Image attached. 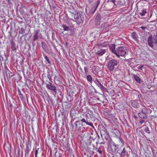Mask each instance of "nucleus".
Listing matches in <instances>:
<instances>
[{
    "label": "nucleus",
    "instance_id": "obj_1",
    "mask_svg": "<svg viewBox=\"0 0 157 157\" xmlns=\"http://www.w3.org/2000/svg\"><path fill=\"white\" fill-rule=\"evenodd\" d=\"M109 46L110 50L118 57L120 56H124L127 53L126 48L123 47H118L116 48L115 44H112Z\"/></svg>",
    "mask_w": 157,
    "mask_h": 157
},
{
    "label": "nucleus",
    "instance_id": "obj_2",
    "mask_svg": "<svg viewBox=\"0 0 157 157\" xmlns=\"http://www.w3.org/2000/svg\"><path fill=\"white\" fill-rule=\"evenodd\" d=\"M120 149L118 145L112 142L108 146L107 150L110 153L117 156L118 154H120Z\"/></svg>",
    "mask_w": 157,
    "mask_h": 157
},
{
    "label": "nucleus",
    "instance_id": "obj_3",
    "mask_svg": "<svg viewBox=\"0 0 157 157\" xmlns=\"http://www.w3.org/2000/svg\"><path fill=\"white\" fill-rule=\"evenodd\" d=\"M75 21L77 24L82 23L84 20L83 14L82 11H78L76 14L75 18Z\"/></svg>",
    "mask_w": 157,
    "mask_h": 157
},
{
    "label": "nucleus",
    "instance_id": "obj_4",
    "mask_svg": "<svg viewBox=\"0 0 157 157\" xmlns=\"http://www.w3.org/2000/svg\"><path fill=\"white\" fill-rule=\"evenodd\" d=\"M147 42L149 45L153 48L154 44H157V35L154 36L152 37L151 35L148 37Z\"/></svg>",
    "mask_w": 157,
    "mask_h": 157
},
{
    "label": "nucleus",
    "instance_id": "obj_5",
    "mask_svg": "<svg viewBox=\"0 0 157 157\" xmlns=\"http://www.w3.org/2000/svg\"><path fill=\"white\" fill-rule=\"evenodd\" d=\"M148 113V109L144 107V108L142 109L141 111L138 113V115L141 119H146L147 117Z\"/></svg>",
    "mask_w": 157,
    "mask_h": 157
},
{
    "label": "nucleus",
    "instance_id": "obj_6",
    "mask_svg": "<svg viewBox=\"0 0 157 157\" xmlns=\"http://www.w3.org/2000/svg\"><path fill=\"white\" fill-rule=\"evenodd\" d=\"M118 61L115 59H112L109 61L108 67L109 70L113 71L114 69L115 66L117 65Z\"/></svg>",
    "mask_w": 157,
    "mask_h": 157
},
{
    "label": "nucleus",
    "instance_id": "obj_7",
    "mask_svg": "<svg viewBox=\"0 0 157 157\" xmlns=\"http://www.w3.org/2000/svg\"><path fill=\"white\" fill-rule=\"evenodd\" d=\"M85 117L80 120V121L82 122H84L86 124V125L89 126H93V124L92 122H91V118L89 117L87 114H86L85 115Z\"/></svg>",
    "mask_w": 157,
    "mask_h": 157
},
{
    "label": "nucleus",
    "instance_id": "obj_8",
    "mask_svg": "<svg viewBox=\"0 0 157 157\" xmlns=\"http://www.w3.org/2000/svg\"><path fill=\"white\" fill-rule=\"evenodd\" d=\"M49 84L45 83L46 87L49 90H51L53 91L55 93H56V89L55 86L53 85L50 82H49Z\"/></svg>",
    "mask_w": 157,
    "mask_h": 157
},
{
    "label": "nucleus",
    "instance_id": "obj_9",
    "mask_svg": "<svg viewBox=\"0 0 157 157\" xmlns=\"http://www.w3.org/2000/svg\"><path fill=\"white\" fill-rule=\"evenodd\" d=\"M6 75L3 73V75L5 77H6L7 78L8 77L10 78L12 77L13 75L12 73L8 69H6L5 70Z\"/></svg>",
    "mask_w": 157,
    "mask_h": 157
},
{
    "label": "nucleus",
    "instance_id": "obj_10",
    "mask_svg": "<svg viewBox=\"0 0 157 157\" xmlns=\"http://www.w3.org/2000/svg\"><path fill=\"white\" fill-rule=\"evenodd\" d=\"M94 82L101 90H103L105 89L97 79L96 78L94 81Z\"/></svg>",
    "mask_w": 157,
    "mask_h": 157
},
{
    "label": "nucleus",
    "instance_id": "obj_11",
    "mask_svg": "<svg viewBox=\"0 0 157 157\" xmlns=\"http://www.w3.org/2000/svg\"><path fill=\"white\" fill-rule=\"evenodd\" d=\"M101 20V16L100 14L98 13L95 17V24L97 26H98L100 24V21Z\"/></svg>",
    "mask_w": 157,
    "mask_h": 157
},
{
    "label": "nucleus",
    "instance_id": "obj_12",
    "mask_svg": "<svg viewBox=\"0 0 157 157\" xmlns=\"http://www.w3.org/2000/svg\"><path fill=\"white\" fill-rule=\"evenodd\" d=\"M10 46L12 51L16 52L17 50V47L15 42L12 40L10 41Z\"/></svg>",
    "mask_w": 157,
    "mask_h": 157
},
{
    "label": "nucleus",
    "instance_id": "obj_13",
    "mask_svg": "<svg viewBox=\"0 0 157 157\" xmlns=\"http://www.w3.org/2000/svg\"><path fill=\"white\" fill-rule=\"evenodd\" d=\"M95 148L97 149V148L95 147L94 145L91 144V142H90V143L88 145V146L87 147V149L90 151L92 152L93 154L94 152L93 151L94 150Z\"/></svg>",
    "mask_w": 157,
    "mask_h": 157
},
{
    "label": "nucleus",
    "instance_id": "obj_14",
    "mask_svg": "<svg viewBox=\"0 0 157 157\" xmlns=\"http://www.w3.org/2000/svg\"><path fill=\"white\" fill-rule=\"evenodd\" d=\"M105 52V49H100L97 51L96 54L98 56H102Z\"/></svg>",
    "mask_w": 157,
    "mask_h": 157
},
{
    "label": "nucleus",
    "instance_id": "obj_15",
    "mask_svg": "<svg viewBox=\"0 0 157 157\" xmlns=\"http://www.w3.org/2000/svg\"><path fill=\"white\" fill-rule=\"evenodd\" d=\"M40 32V30L38 29L35 31V34L33 37V40L34 41L36 40L38 37V34Z\"/></svg>",
    "mask_w": 157,
    "mask_h": 157
},
{
    "label": "nucleus",
    "instance_id": "obj_16",
    "mask_svg": "<svg viewBox=\"0 0 157 157\" xmlns=\"http://www.w3.org/2000/svg\"><path fill=\"white\" fill-rule=\"evenodd\" d=\"M128 154V152L126 150L125 147L123 148V150L121 152L120 155L121 157H124L125 155H127Z\"/></svg>",
    "mask_w": 157,
    "mask_h": 157
},
{
    "label": "nucleus",
    "instance_id": "obj_17",
    "mask_svg": "<svg viewBox=\"0 0 157 157\" xmlns=\"http://www.w3.org/2000/svg\"><path fill=\"white\" fill-rule=\"evenodd\" d=\"M132 106L135 108H138L139 106V104L137 101L136 100H135L132 102Z\"/></svg>",
    "mask_w": 157,
    "mask_h": 157
},
{
    "label": "nucleus",
    "instance_id": "obj_18",
    "mask_svg": "<svg viewBox=\"0 0 157 157\" xmlns=\"http://www.w3.org/2000/svg\"><path fill=\"white\" fill-rule=\"evenodd\" d=\"M131 36L132 38H133L135 41H137L138 40V36L136 32H134L132 33Z\"/></svg>",
    "mask_w": 157,
    "mask_h": 157
},
{
    "label": "nucleus",
    "instance_id": "obj_19",
    "mask_svg": "<svg viewBox=\"0 0 157 157\" xmlns=\"http://www.w3.org/2000/svg\"><path fill=\"white\" fill-rule=\"evenodd\" d=\"M41 45L42 46V47L43 48V49L44 50V51L47 52V51H48V47L47 44H46L45 43H44V42L42 41L41 42Z\"/></svg>",
    "mask_w": 157,
    "mask_h": 157
},
{
    "label": "nucleus",
    "instance_id": "obj_20",
    "mask_svg": "<svg viewBox=\"0 0 157 157\" xmlns=\"http://www.w3.org/2000/svg\"><path fill=\"white\" fill-rule=\"evenodd\" d=\"M98 45L99 47H105L108 45V44L106 42H104L103 43H100L98 44Z\"/></svg>",
    "mask_w": 157,
    "mask_h": 157
},
{
    "label": "nucleus",
    "instance_id": "obj_21",
    "mask_svg": "<svg viewBox=\"0 0 157 157\" xmlns=\"http://www.w3.org/2000/svg\"><path fill=\"white\" fill-rule=\"evenodd\" d=\"M133 77L135 80L139 83H140L141 82V79L137 75H133Z\"/></svg>",
    "mask_w": 157,
    "mask_h": 157
},
{
    "label": "nucleus",
    "instance_id": "obj_22",
    "mask_svg": "<svg viewBox=\"0 0 157 157\" xmlns=\"http://www.w3.org/2000/svg\"><path fill=\"white\" fill-rule=\"evenodd\" d=\"M62 27H63L64 30L65 31H68L71 30V28L69 26H67L63 24Z\"/></svg>",
    "mask_w": 157,
    "mask_h": 157
},
{
    "label": "nucleus",
    "instance_id": "obj_23",
    "mask_svg": "<svg viewBox=\"0 0 157 157\" xmlns=\"http://www.w3.org/2000/svg\"><path fill=\"white\" fill-rule=\"evenodd\" d=\"M146 13V10L145 9L141 10L139 12V14L142 16H144Z\"/></svg>",
    "mask_w": 157,
    "mask_h": 157
},
{
    "label": "nucleus",
    "instance_id": "obj_24",
    "mask_svg": "<svg viewBox=\"0 0 157 157\" xmlns=\"http://www.w3.org/2000/svg\"><path fill=\"white\" fill-rule=\"evenodd\" d=\"M53 74V73L52 72V74L51 75L50 73L49 72H48L47 73V77L49 79L50 81L51 82H52V76H53L52 75Z\"/></svg>",
    "mask_w": 157,
    "mask_h": 157
},
{
    "label": "nucleus",
    "instance_id": "obj_25",
    "mask_svg": "<svg viewBox=\"0 0 157 157\" xmlns=\"http://www.w3.org/2000/svg\"><path fill=\"white\" fill-rule=\"evenodd\" d=\"M78 124H79V125H80V123H79V121H77L75 123V128L76 129L78 128V129H79L80 127H78Z\"/></svg>",
    "mask_w": 157,
    "mask_h": 157
},
{
    "label": "nucleus",
    "instance_id": "obj_26",
    "mask_svg": "<svg viewBox=\"0 0 157 157\" xmlns=\"http://www.w3.org/2000/svg\"><path fill=\"white\" fill-rule=\"evenodd\" d=\"M86 78L88 81L91 83L92 78L90 75H87L86 76Z\"/></svg>",
    "mask_w": 157,
    "mask_h": 157
},
{
    "label": "nucleus",
    "instance_id": "obj_27",
    "mask_svg": "<svg viewBox=\"0 0 157 157\" xmlns=\"http://www.w3.org/2000/svg\"><path fill=\"white\" fill-rule=\"evenodd\" d=\"M70 17H72V18H71V19H72L73 18H74L75 19L76 16V14H75L74 13L70 12V14H69Z\"/></svg>",
    "mask_w": 157,
    "mask_h": 157
},
{
    "label": "nucleus",
    "instance_id": "obj_28",
    "mask_svg": "<svg viewBox=\"0 0 157 157\" xmlns=\"http://www.w3.org/2000/svg\"><path fill=\"white\" fill-rule=\"evenodd\" d=\"M144 131L147 134H149L150 133V131L149 130V128L147 127H146L145 128Z\"/></svg>",
    "mask_w": 157,
    "mask_h": 157
},
{
    "label": "nucleus",
    "instance_id": "obj_29",
    "mask_svg": "<svg viewBox=\"0 0 157 157\" xmlns=\"http://www.w3.org/2000/svg\"><path fill=\"white\" fill-rule=\"evenodd\" d=\"M44 58L46 60L47 62L49 64H51V62H50L49 59H48V57L47 56H45V55H44Z\"/></svg>",
    "mask_w": 157,
    "mask_h": 157
},
{
    "label": "nucleus",
    "instance_id": "obj_30",
    "mask_svg": "<svg viewBox=\"0 0 157 157\" xmlns=\"http://www.w3.org/2000/svg\"><path fill=\"white\" fill-rule=\"evenodd\" d=\"M100 3V2L98 0L97 1V2H96V6H95V9L94 10V11H93L94 12L95 11L97 8L98 7V6L99 4Z\"/></svg>",
    "mask_w": 157,
    "mask_h": 157
},
{
    "label": "nucleus",
    "instance_id": "obj_31",
    "mask_svg": "<svg viewBox=\"0 0 157 157\" xmlns=\"http://www.w3.org/2000/svg\"><path fill=\"white\" fill-rule=\"evenodd\" d=\"M97 138L98 139V141L96 142V144H102V143L101 142L100 140V137L99 136H98Z\"/></svg>",
    "mask_w": 157,
    "mask_h": 157
},
{
    "label": "nucleus",
    "instance_id": "obj_32",
    "mask_svg": "<svg viewBox=\"0 0 157 157\" xmlns=\"http://www.w3.org/2000/svg\"><path fill=\"white\" fill-rule=\"evenodd\" d=\"M13 31V29L12 27H10V31L9 32V33L11 36H12V31Z\"/></svg>",
    "mask_w": 157,
    "mask_h": 157
},
{
    "label": "nucleus",
    "instance_id": "obj_33",
    "mask_svg": "<svg viewBox=\"0 0 157 157\" xmlns=\"http://www.w3.org/2000/svg\"><path fill=\"white\" fill-rule=\"evenodd\" d=\"M39 148H37L35 151V157H37V155L38 153H39V152H38V151H39Z\"/></svg>",
    "mask_w": 157,
    "mask_h": 157
},
{
    "label": "nucleus",
    "instance_id": "obj_34",
    "mask_svg": "<svg viewBox=\"0 0 157 157\" xmlns=\"http://www.w3.org/2000/svg\"><path fill=\"white\" fill-rule=\"evenodd\" d=\"M8 3L9 4H11L12 3L13 1V0H7Z\"/></svg>",
    "mask_w": 157,
    "mask_h": 157
},
{
    "label": "nucleus",
    "instance_id": "obj_35",
    "mask_svg": "<svg viewBox=\"0 0 157 157\" xmlns=\"http://www.w3.org/2000/svg\"><path fill=\"white\" fill-rule=\"evenodd\" d=\"M21 33L23 34L25 33V30L24 29V28H22L21 29Z\"/></svg>",
    "mask_w": 157,
    "mask_h": 157
},
{
    "label": "nucleus",
    "instance_id": "obj_36",
    "mask_svg": "<svg viewBox=\"0 0 157 157\" xmlns=\"http://www.w3.org/2000/svg\"><path fill=\"white\" fill-rule=\"evenodd\" d=\"M20 98L22 100L24 99V97L23 94L21 93L19 95Z\"/></svg>",
    "mask_w": 157,
    "mask_h": 157
},
{
    "label": "nucleus",
    "instance_id": "obj_37",
    "mask_svg": "<svg viewBox=\"0 0 157 157\" xmlns=\"http://www.w3.org/2000/svg\"><path fill=\"white\" fill-rule=\"evenodd\" d=\"M84 70L85 71V72L86 73L88 71V69L87 67H84Z\"/></svg>",
    "mask_w": 157,
    "mask_h": 157
},
{
    "label": "nucleus",
    "instance_id": "obj_38",
    "mask_svg": "<svg viewBox=\"0 0 157 157\" xmlns=\"http://www.w3.org/2000/svg\"><path fill=\"white\" fill-rule=\"evenodd\" d=\"M88 113L90 115H91L92 113H93L90 110H88Z\"/></svg>",
    "mask_w": 157,
    "mask_h": 157
},
{
    "label": "nucleus",
    "instance_id": "obj_39",
    "mask_svg": "<svg viewBox=\"0 0 157 157\" xmlns=\"http://www.w3.org/2000/svg\"><path fill=\"white\" fill-rule=\"evenodd\" d=\"M20 155V149L19 148L18 151V157H19Z\"/></svg>",
    "mask_w": 157,
    "mask_h": 157
},
{
    "label": "nucleus",
    "instance_id": "obj_40",
    "mask_svg": "<svg viewBox=\"0 0 157 157\" xmlns=\"http://www.w3.org/2000/svg\"><path fill=\"white\" fill-rule=\"evenodd\" d=\"M145 122V121L144 120H141V121H140V123L141 124H142L144 122Z\"/></svg>",
    "mask_w": 157,
    "mask_h": 157
},
{
    "label": "nucleus",
    "instance_id": "obj_41",
    "mask_svg": "<svg viewBox=\"0 0 157 157\" xmlns=\"http://www.w3.org/2000/svg\"><path fill=\"white\" fill-rule=\"evenodd\" d=\"M111 2H112L114 5H115V2H116L115 0H110Z\"/></svg>",
    "mask_w": 157,
    "mask_h": 157
},
{
    "label": "nucleus",
    "instance_id": "obj_42",
    "mask_svg": "<svg viewBox=\"0 0 157 157\" xmlns=\"http://www.w3.org/2000/svg\"><path fill=\"white\" fill-rule=\"evenodd\" d=\"M141 28L143 30H144L146 28V27H145L142 26L141 27Z\"/></svg>",
    "mask_w": 157,
    "mask_h": 157
},
{
    "label": "nucleus",
    "instance_id": "obj_43",
    "mask_svg": "<svg viewBox=\"0 0 157 157\" xmlns=\"http://www.w3.org/2000/svg\"><path fill=\"white\" fill-rule=\"evenodd\" d=\"M97 151L100 154H101L102 153V151L101 150H97Z\"/></svg>",
    "mask_w": 157,
    "mask_h": 157
},
{
    "label": "nucleus",
    "instance_id": "obj_44",
    "mask_svg": "<svg viewBox=\"0 0 157 157\" xmlns=\"http://www.w3.org/2000/svg\"><path fill=\"white\" fill-rule=\"evenodd\" d=\"M18 94L19 95L20 94H21V92L20 91V90L19 89L18 90Z\"/></svg>",
    "mask_w": 157,
    "mask_h": 157
},
{
    "label": "nucleus",
    "instance_id": "obj_45",
    "mask_svg": "<svg viewBox=\"0 0 157 157\" xmlns=\"http://www.w3.org/2000/svg\"><path fill=\"white\" fill-rule=\"evenodd\" d=\"M143 65H142L139 68V69H140V70H142V68L143 67Z\"/></svg>",
    "mask_w": 157,
    "mask_h": 157
},
{
    "label": "nucleus",
    "instance_id": "obj_46",
    "mask_svg": "<svg viewBox=\"0 0 157 157\" xmlns=\"http://www.w3.org/2000/svg\"><path fill=\"white\" fill-rule=\"evenodd\" d=\"M89 0V2L90 3H91V2H92L93 1V0Z\"/></svg>",
    "mask_w": 157,
    "mask_h": 157
},
{
    "label": "nucleus",
    "instance_id": "obj_47",
    "mask_svg": "<svg viewBox=\"0 0 157 157\" xmlns=\"http://www.w3.org/2000/svg\"><path fill=\"white\" fill-rule=\"evenodd\" d=\"M12 104H10V107H12Z\"/></svg>",
    "mask_w": 157,
    "mask_h": 157
},
{
    "label": "nucleus",
    "instance_id": "obj_48",
    "mask_svg": "<svg viewBox=\"0 0 157 157\" xmlns=\"http://www.w3.org/2000/svg\"><path fill=\"white\" fill-rule=\"evenodd\" d=\"M56 76L55 75V77H54V79H55V78H56Z\"/></svg>",
    "mask_w": 157,
    "mask_h": 157
},
{
    "label": "nucleus",
    "instance_id": "obj_49",
    "mask_svg": "<svg viewBox=\"0 0 157 157\" xmlns=\"http://www.w3.org/2000/svg\"><path fill=\"white\" fill-rule=\"evenodd\" d=\"M80 70H81V71H82V69L81 68V67H80Z\"/></svg>",
    "mask_w": 157,
    "mask_h": 157
},
{
    "label": "nucleus",
    "instance_id": "obj_50",
    "mask_svg": "<svg viewBox=\"0 0 157 157\" xmlns=\"http://www.w3.org/2000/svg\"><path fill=\"white\" fill-rule=\"evenodd\" d=\"M56 155H57V153H56H56H55V156H56Z\"/></svg>",
    "mask_w": 157,
    "mask_h": 157
},
{
    "label": "nucleus",
    "instance_id": "obj_51",
    "mask_svg": "<svg viewBox=\"0 0 157 157\" xmlns=\"http://www.w3.org/2000/svg\"><path fill=\"white\" fill-rule=\"evenodd\" d=\"M111 2L110 0H108V2Z\"/></svg>",
    "mask_w": 157,
    "mask_h": 157
},
{
    "label": "nucleus",
    "instance_id": "obj_52",
    "mask_svg": "<svg viewBox=\"0 0 157 157\" xmlns=\"http://www.w3.org/2000/svg\"><path fill=\"white\" fill-rule=\"evenodd\" d=\"M119 139H120V140L121 141V139L120 138V137H119Z\"/></svg>",
    "mask_w": 157,
    "mask_h": 157
},
{
    "label": "nucleus",
    "instance_id": "obj_53",
    "mask_svg": "<svg viewBox=\"0 0 157 157\" xmlns=\"http://www.w3.org/2000/svg\"><path fill=\"white\" fill-rule=\"evenodd\" d=\"M89 157H91V156H89Z\"/></svg>",
    "mask_w": 157,
    "mask_h": 157
}]
</instances>
